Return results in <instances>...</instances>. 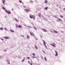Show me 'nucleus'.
Instances as JSON below:
<instances>
[{"label":"nucleus","mask_w":65,"mask_h":65,"mask_svg":"<svg viewBox=\"0 0 65 65\" xmlns=\"http://www.w3.org/2000/svg\"><path fill=\"white\" fill-rule=\"evenodd\" d=\"M23 3V4H24V3Z\"/></svg>","instance_id":"a18cd8bd"},{"label":"nucleus","mask_w":65,"mask_h":65,"mask_svg":"<svg viewBox=\"0 0 65 65\" xmlns=\"http://www.w3.org/2000/svg\"><path fill=\"white\" fill-rule=\"evenodd\" d=\"M44 59L45 60V61H47V59H46V57H44Z\"/></svg>","instance_id":"a211bd4d"},{"label":"nucleus","mask_w":65,"mask_h":65,"mask_svg":"<svg viewBox=\"0 0 65 65\" xmlns=\"http://www.w3.org/2000/svg\"><path fill=\"white\" fill-rule=\"evenodd\" d=\"M2 1H3V4H4V5H5V4L4 3L5 2H6L5 1V0H2Z\"/></svg>","instance_id":"7ed1b4c3"},{"label":"nucleus","mask_w":65,"mask_h":65,"mask_svg":"<svg viewBox=\"0 0 65 65\" xmlns=\"http://www.w3.org/2000/svg\"><path fill=\"white\" fill-rule=\"evenodd\" d=\"M38 15L40 17H41V14H40V13H39L38 14Z\"/></svg>","instance_id":"9b49d317"},{"label":"nucleus","mask_w":65,"mask_h":65,"mask_svg":"<svg viewBox=\"0 0 65 65\" xmlns=\"http://www.w3.org/2000/svg\"><path fill=\"white\" fill-rule=\"evenodd\" d=\"M34 28L35 30H36L37 31V29H36V27H34Z\"/></svg>","instance_id":"7c9ffc66"},{"label":"nucleus","mask_w":65,"mask_h":65,"mask_svg":"<svg viewBox=\"0 0 65 65\" xmlns=\"http://www.w3.org/2000/svg\"><path fill=\"white\" fill-rule=\"evenodd\" d=\"M42 29L43 30H44V32H47V30H46L43 28H42Z\"/></svg>","instance_id":"39448f33"},{"label":"nucleus","mask_w":65,"mask_h":65,"mask_svg":"<svg viewBox=\"0 0 65 65\" xmlns=\"http://www.w3.org/2000/svg\"><path fill=\"white\" fill-rule=\"evenodd\" d=\"M60 17H61V18H62L63 17V16L62 15H60Z\"/></svg>","instance_id":"bb28decb"},{"label":"nucleus","mask_w":65,"mask_h":65,"mask_svg":"<svg viewBox=\"0 0 65 65\" xmlns=\"http://www.w3.org/2000/svg\"><path fill=\"white\" fill-rule=\"evenodd\" d=\"M24 60H25V59H23L22 60V62H23L24 61Z\"/></svg>","instance_id":"72a5a7b5"},{"label":"nucleus","mask_w":65,"mask_h":65,"mask_svg":"<svg viewBox=\"0 0 65 65\" xmlns=\"http://www.w3.org/2000/svg\"><path fill=\"white\" fill-rule=\"evenodd\" d=\"M48 8L46 7L44 9H45V10H47Z\"/></svg>","instance_id":"f8f14e48"},{"label":"nucleus","mask_w":65,"mask_h":65,"mask_svg":"<svg viewBox=\"0 0 65 65\" xmlns=\"http://www.w3.org/2000/svg\"><path fill=\"white\" fill-rule=\"evenodd\" d=\"M64 10H65V8L64 9Z\"/></svg>","instance_id":"c03bdc74"},{"label":"nucleus","mask_w":65,"mask_h":65,"mask_svg":"<svg viewBox=\"0 0 65 65\" xmlns=\"http://www.w3.org/2000/svg\"><path fill=\"white\" fill-rule=\"evenodd\" d=\"M4 38H5V39H8L9 38L7 37H4Z\"/></svg>","instance_id":"0eeeda50"},{"label":"nucleus","mask_w":65,"mask_h":65,"mask_svg":"<svg viewBox=\"0 0 65 65\" xmlns=\"http://www.w3.org/2000/svg\"><path fill=\"white\" fill-rule=\"evenodd\" d=\"M32 58H36V57L33 56L32 57Z\"/></svg>","instance_id":"473e14b6"},{"label":"nucleus","mask_w":65,"mask_h":65,"mask_svg":"<svg viewBox=\"0 0 65 65\" xmlns=\"http://www.w3.org/2000/svg\"><path fill=\"white\" fill-rule=\"evenodd\" d=\"M47 1L46 0H45V3H47Z\"/></svg>","instance_id":"393cba45"},{"label":"nucleus","mask_w":65,"mask_h":65,"mask_svg":"<svg viewBox=\"0 0 65 65\" xmlns=\"http://www.w3.org/2000/svg\"><path fill=\"white\" fill-rule=\"evenodd\" d=\"M30 64L31 65H33V64H32V63H30Z\"/></svg>","instance_id":"4c0bfd02"},{"label":"nucleus","mask_w":65,"mask_h":65,"mask_svg":"<svg viewBox=\"0 0 65 65\" xmlns=\"http://www.w3.org/2000/svg\"><path fill=\"white\" fill-rule=\"evenodd\" d=\"M30 2H33V1H30Z\"/></svg>","instance_id":"ea45409f"},{"label":"nucleus","mask_w":65,"mask_h":65,"mask_svg":"<svg viewBox=\"0 0 65 65\" xmlns=\"http://www.w3.org/2000/svg\"><path fill=\"white\" fill-rule=\"evenodd\" d=\"M32 55L34 56H35V53H32Z\"/></svg>","instance_id":"5701e85b"},{"label":"nucleus","mask_w":65,"mask_h":65,"mask_svg":"<svg viewBox=\"0 0 65 65\" xmlns=\"http://www.w3.org/2000/svg\"><path fill=\"white\" fill-rule=\"evenodd\" d=\"M58 21H62V20H61V19H58Z\"/></svg>","instance_id":"412c9836"},{"label":"nucleus","mask_w":65,"mask_h":65,"mask_svg":"<svg viewBox=\"0 0 65 65\" xmlns=\"http://www.w3.org/2000/svg\"><path fill=\"white\" fill-rule=\"evenodd\" d=\"M27 58L28 59H30V57H27Z\"/></svg>","instance_id":"c85d7f7f"},{"label":"nucleus","mask_w":65,"mask_h":65,"mask_svg":"<svg viewBox=\"0 0 65 65\" xmlns=\"http://www.w3.org/2000/svg\"><path fill=\"white\" fill-rule=\"evenodd\" d=\"M3 9H4V10H5V11H6V12H8V11H7V10H6V9H5V8H4V7H3Z\"/></svg>","instance_id":"1a4fd4ad"},{"label":"nucleus","mask_w":65,"mask_h":65,"mask_svg":"<svg viewBox=\"0 0 65 65\" xmlns=\"http://www.w3.org/2000/svg\"><path fill=\"white\" fill-rule=\"evenodd\" d=\"M54 32H55V33H58V32H57L56 30H54Z\"/></svg>","instance_id":"6ab92c4d"},{"label":"nucleus","mask_w":65,"mask_h":65,"mask_svg":"<svg viewBox=\"0 0 65 65\" xmlns=\"http://www.w3.org/2000/svg\"><path fill=\"white\" fill-rule=\"evenodd\" d=\"M8 64H10V62H9L8 63Z\"/></svg>","instance_id":"e433bc0d"},{"label":"nucleus","mask_w":65,"mask_h":65,"mask_svg":"<svg viewBox=\"0 0 65 65\" xmlns=\"http://www.w3.org/2000/svg\"><path fill=\"white\" fill-rule=\"evenodd\" d=\"M10 60H6V61H7V62H9V61Z\"/></svg>","instance_id":"f704fd0d"},{"label":"nucleus","mask_w":65,"mask_h":65,"mask_svg":"<svg viewBox=\"0 0 65 65\" xmlns=\"http://www.w3.org/2000/svg\"><path fill=\"white\" fill-rule=\"evenodd\" d=\"M0 30H3V28H0Z\"/></svg>","instance_id":"2eb2a0df"},{"label":"nucleus","mask_w":65,"mask_h":65,"mask_svg":"<svg viewBox=\"0 0 65 65\" xmlns=\"http://www.w3.org/2000/svg\"><path fill=\"white\" fill-rule=\"evenodd\" d=\"M30 33L31 35V36L32 35V36H34V37H35V36H34V34L33 33V32H32L31 33V32H30Z\"/></svg>","instance_id":"f03ea898"},{"label":"nucleus","mask_w":65,"mask_h":65,"mask_svg":"<svg viewBox=\"0 0 65 65\" xmlns=\"http://www.w3.org/2000/svg\"><path fill=\"white\" fill-rule=\"evenodd\" d=\"M10 31L11 32H14V31L12 30H10Z\"/></svg>","instance_id":"b1692460"},{"label":"nucleus","mask_w":65,"mask_h":65,"mask_svg":"<svg viewBox=\"0 0 65 65\" xmlns=\"http://www.w3.org/2000/svg\"><path fill=\"white\" fill-rule=\"evenodd\" d=\"M3 9H4V10H5V11H6V12H8V11H7V10H6V9H5V8H4V7H3Z\"/></svg>","instance_id":"6e6552de"},{"label":"nucleus","mask_w":65,"mask_h":65,"mask_svg":"<svg viewBox=\"0 0 65 65\" xmlns=\"http://www.w3.org/2000/svg\"><path fill=\"white\" fill-rule=\"evenodd\" d=\"M35 16L34 15L32 16V18H33L34 20H35Z\"/></svg>","instance_id":"9d476101"},{"label":"nucleus","mask_w":65,"mask_h":65,"mask_svg":"<svg viewBox=\"0 0 65 65\" xmlns=\"http://www.w3.org/2000/svg\"><path fill=\"white\" fill-rule=\"evenodd\" d=\"M18 27L19 28H22V26L21 25H19Z\"/></svg>","instance_id":"4468645a"},{"label":"nucleus","mask_w":65,"mask_h":65,"mask_svg":"<svg viewBox=\"0 0 65 65\" xmlns=\"http://www.w3.org/2000/svg\"><path fill=\"white\" fill-rule=\"evenodd\" d=\"M27 38L28 39H29V35L27 36Z\"/></svg>","instance_id":"f3484780"},{"label":"nucleus","mask_w":65,"mask_h":65,"mask_svg":"<svg viewBox=\"0 0 65 65\" xmlns=\"http://www.w3.org/2000/svg\"><path fill=\"white\" fill-rule=\"evenodd\" d=\"M29 17L30 18H31V19H32V17H31V16L30 15Z\"/></svg>","instance_id":"a878e982"},{"label":"nucleus","mask_w":65,"mask_h":65,"mask_svg":"<svg viewBox=\"0 0 65 65\" xmlns=\"http://www.w3.org/2000/svg\"><path fill=\"white\" fill-rule=\"evenodd\" d=\"M12 11L13 10V8H12Z\"/></svg>","instance_id":"79ce46f5"},{"label":"nucleus","mask_w":65,"mask_h":65,"mask_svg":"<svg viewBox=\"0 0 65 65\" xmlns=\"http://www.w3.org/2000/svg\"><path fill=\"white\" fill-rule=\"evenodd\" d=\"M28 28H32V27L31 26H28Z\"/></svg>","instance_id":"c756f323"},{"label":"nucleus","mask_w":65,"mask_h":65,"mask_svg":"<svg viewBox=\"0 0 65 65\" xmlns=\"http://www.w3.org/2000/svg\"><path fill=\"white\" fill-rule=\"evenodd\" d=\"M23 7H24V8H26V7L25 6H24Z\"/></svg>","instance_id":"37998d69"},{"label":"nucleus","mask_w":65,"mask_h":65,"mask_svg":"<svg viewBox=\"0 0 65 65\" xmlns=\"http://www.w3.org/2000/svg\"><path fill=\"white\" fill-rule=\"evenodd\" d=\"M5 30H7V29L5 27Z\"/></svg>","instance_id":"cd10ccee"},{"label":"nucleus","mask_w":65,"mask_h":65,"mask_svg":"<svg viewBox=\"0 0 65 65\" xmlns=\"http://www.w3.org/2000/svg\"><path fill=\"white\" fill-rule=\"evenodd\" d=\"M52 45L53 46H54V47H56V46L54 44H52Z\"/></svg>","instance_id":"aec40b11"},{"label":"nucleus","mask_w":65,"mask_h":65,"mask_svg":"<svg viewBox=\"0 0 65 65\" xmlns=\"http://www.w3.org/2000/svg\"><path fill=\"white\" fill-rule=\"evenodd\" d=\"M43 53H44V54H45V52H44V51H43Z\"/></svg>","instance_id":"2f4dec72"},{"label":"nucleus","mask_w":65,"mask_h":65,"mask_svg":"<svg viewBox=\"0 0 65 65\" xmlns=\"http://www.w3.org/2000/svg\"><path fill=\"white\" fill-rule=\"evenodd\" d=\"M24 10L26 11V12H28L30 10L29 9H24Z\"/></svg>","instance_id":"f257e3e1"},{"label":"nucleus","mask_w":65,"mask_h":65,"mask_svg":"<svg viewBox=\"0 0 65 65\" xmlns=\"http://www.w3.org/2000/svg\"><path fill=\"white\" fill-rule=\"evenodd\" d=\"M28 63H30V61H28Z\"/></svg>","instance_id":"a19ab883"},{"label":"nucleus","mask_w":65,"mask_h":65,"mask_svg":"<svg viewBox=\"0 0 65 65\" xmlns=\"http://www.w3.org/2000/svg\"><path fill=\"white\" fill-rule=\"evenodd\" d=\"M1 39L2 40V41H3V40H4V39Z\"/></svg>","instance_id":"c9c22d12"},{"label":"nucleus","mask_w":65,"mask_h":65,"mask_svg":"<svg viewBox=\"0 0 65 65\" xmlns=\"http://www.w3.org/2000/svg\"><path fill=\"white\" fill-rule=\"evenodd\" d=\"M43 42H44V45H45V47H46V45H45V44H46V43H45V41L44 40H43Z\"/></svg>","instance_id":"20e7f679"},{"label":"nucleus","mask_w":65,"mask_h":65,"mask_svg":"<svg viewBox=\"0 0 65 65\" xmlns=\"http://www.w3.org/2000/svg\"><path fill=\"white\" fill-rule=\"evenodd\" d=\"M15 19L17 22H19V21L18 20V19H17L16 18H15Z\"/></svg>","instance_id":"dca6fc26"},{"label":"nucleus","mask_w":65,"mask_h":65,"mask_svg":"<svg viewBox=\"0 0 65 65\" xmlns=\"http://www.w3.org/2000/svg\"><path fill=\"white\" fill-rule=\"evenodd\" d=\"M7 12L8 14H11V13L10 12Z\"/></svg>","instance_id":"4be33fe9"},{"label":"nucleus","mask_w":65,"mask_h":65,"mask_svg":"<svg viewBox=\"0 0 65 65\" xmlns=\"http://www.w3.org/2000/svg\"><path fill=\"white\" fill-rule=\"evenodd\" d=\"M55 53H56V56H58V53L57 52V51H55Z\"/></svg>","instance_id":"423d86ee"},{"label":"nucleus","mask_w":65,"mask_h":65,"mask_svg":"<svg viewBox=\"0 0 65 65\" xmlns=\"http://www.w3.org/2000/svg\"><path fill=\"white\" fill-rule=\"evenodd\" d=\"M35 48H36V49H37H37H38V47L36 46H35Z\"/></svg>","instance_id":"ddd939ff"},{"label":"nucleus","mask_w":65,"mask_h":65,"mask_svg":"<svg viewBox=\"0 0 65 65\" xmlns=\"http://www.w3.org/2000/svg\"><path fill=\"white\" fill-rule=\"evenodd\" d=\"M19 2H20V3H22V1H19Z\"/></svg>","instance_id":"58836bf2"}]
</instances>
